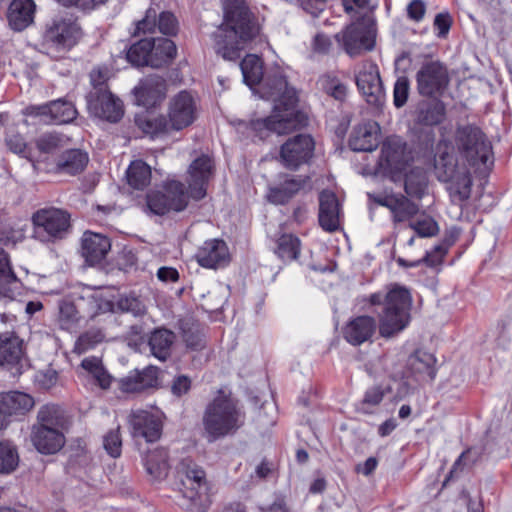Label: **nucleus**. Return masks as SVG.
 I'll list each match as a JSON object with an SVG mask.
<instances>
[{"label": "nucleus", "instance_id": "1", "mask_svg": "<svg viewBox=\"0 0 512 512\" xmlns=\"http://www.w3.org/2000/svg\"><path fill=\"white\" fill-rule=\"evenodd\" d=\"M243 81L251 89L260 85L261 98L276 102L273 113L263 119L252 122V128L261 132L267 130L278 135L287 134L303 124V115L296 111L297 96L294 89L289 88L285 78L275 75L267 77L263 84V63L255 54H248L240 63Z\"/></svg>", "mask_w": 512, "mask_h": 512}, {"label": "nucleus", "instance_id": "2", "mask_svg": "<svg viewBox=\"0 0 512 512\" xmlns=\"http://www.w3.org/2000/svg\"><path fill=\"white\" fill-rule=\"evenodd\" d=\"M224 19L210 35L217 55L236 61L241 51L259 32L244 0H222Z\"/></svg>", "mask_w": 512, "mask_h": 512}, {"label": "nucleus", "instance_id": "3", "mask_svg": "<svg viewBox=\"0 0 512 512\" xmlns=\"http://www.w3.org/2000/svg\"><path fill=\"white\" fill-rule=\"evenodd\" d=\"M369 302L372 305H383L379 313V333L383 337H391L401 332L410 321L412 297L407 288L398 284L388 287L386 293L371 294Z\"/></svg>", "mask_w": 512, "mask_h": 512}, {"label": "nucleus", "instance_id": "4", "mask_svg": "<svg viewBox=\"0 0 512 512\" xmlns=\"http://www.w3.org/2000/svg\"><path fill=\"white\" fill-rule=\"evenodd\" d=\"M449 149V145L444 141L437 145L435 173L440 181L447 183L446 189L452 204L459 206L462 210L471 196L472 177L468 167L464 164L460 165Z\"/></svg>", "mask_w": 512, "mask_h": 512}, {"label": "nucleus", "instance_id": "5", "mask_svg": "<svg viewBox=\"0 0 512 512\" xmlns=\"http://www.w3.org/2000/svg\"><path fill=\"white\" fill-rule=\"evenodd\" d=\"M244 413L237 401L219 395L210 402L203 415V426L209 441L234 434L244 424Z\"/></svg>", "mask_w": 512, "mask_h": 512}, {"label": "nucleus", "instance_id": "6", "mask_svg": "<svg viewBox=\"0 0 512 512\" xmlns=\"http://www.w3.org/2000/svg\"><path fill=\"white\" fill-rule=\"evenodd\" d=\"M183 497L191 502L192 512H205L210 504V490L206 473L190 458H183L177 466Z\"/></svg>", "mask_w": 512, "mask_h": 512}, {"label": "nucleus", "instance_id": "7", "mask_svg": "<svg viewBox=\"0 0 512 512\" xmlns=\"http://www.w3.org/2000/svg\"><path fill=\"white\" fill-rule=\"evenodd\" d=\"M455 143L460 157L471 167L492 164V146L485 134L476 126L459 127L455 135Z\"/></svg>", "mask_w": 512, "mask_h": 512}, {"label": "nucleus", "instance_id": "8", "mask_svg": "<svg viewBox=\"0 0 512 512\" xmlns=\"http://www.w3.org/2000/svg\"><path fill=\"white\" fill-rule=\"evenodd\" d=\"M70 219V214L63 209H39L32 215L33 236L44 243L64 239L71 229Z\"/></svg>", "mask_w": 512, "mask_h": 512}, {"label": "nucleus", "instance_id": "9", "mask_svg": "<svg viewBox=\"0 0 512 512\" xmlns=\"http://www.w3.org/2000/svg\"><path fill=\"white\" fill-rule=\"evenodd\" d=\"M62 410L54 404H46L40 407L37 419L40 426L34 427L32 442L35 448H63L65 437L62 433L52 428L60 423Z\"/></svg>", "mask_w": 512, "mask_h": 512}, {"label": "nucleus", "instance_id": "10", "mask_svg": "<svg viewBox=\"0 0 512 512\" xmlns=\"http://www.w3.org/2000/svg\"><path fill=\"white\" fill-rule=\"evenodd\" d=\"M188 193L183 183L177 180L167 181L163 190L151 191L146 196L147 208L156 215L170 211H183L188 205Z\"/></svg>", "mask_w": 512, "mask_h": 512}, {"label": "nucleus", "instance_id": "11", "mask_svg": "<svg viewBox=\"0 0 512 512\" xmlns=\"http://www.w3.org/2000/svg\"><path fill=\"white\" fill-rule=\"evenodd\" d=\"M335 39L351 57L372 50L374 47V31L370 17H361L353 22L345 30L337 33Z\"/></svg>", "mask_w": 512, "mask_h": 512}, {"label": "nucleus", "instance_id": "12", "mask_svg": "<svg viewBox=\"0 0 512 512\" xmlns=\"http://www.w3.org/2000/svg\"><path fill=\"white\" fill-rule=\"evenodd\" d=\"M417 89L423 96L442 95L449 84L446 67L440 61L425 62L416 74Z\"/></svg>", "mask_w": 512, "mask_h": 512}, {"label": "nucleus", "instance_id": "13", "mask_svg": "<svg viewBox=\"0 0 512 512\" xmlns=\"http://www.w3.org/2000/svg\"><path fill=\"white\" fill-rule=\"evenodd\" d=\"M87 108L93 116L109 122H117L123 116L121 100L116 98L107 86H100L88 93Z\"/></svg>", "mask_w": 512, "mask_h": 512}, {"label": "nucleus", "instance_id": "14", "mask_svg": "<svg viewBox=\"0 0 512 512\" xmlns=\"http://www.w3.org/2000/svg\"><path fill=\"white\" fill-rule=\"evenodd\" d=\"M314 151V141L310 135L299 134L289 138L280 148L279 161L289 170H297L307 163Z\"/></svg>", "mask_w": 512, "mask_h": 512}, {"label": "nucleus", "instance_id": "15", "mask_svg": "<svg viewBox=\"0 0 512 512\" xmlns=\"http://www.w3.org/2000/svg\"><path fill=\"white\" fill-rule=\"evenodd\" d=\"M24 114L45 124H64L76 118L77 110L71 102L58 99L42 105H30Z\"/></svg>", "mask_w": 512, "mask_h": 512}, {"label": "nucleus", "instance_id": "16", "mask_svg": "<svg viewBox=\"0 0 512 512\" xmlns=\"http://www.w3.org/2000/svg\"><path fill=\"white\" fill-rule=\"evenodd\" d=\"M81 35L80 26L71 19H54L43 34V44L64 50L74 46Z\"/></svg>", "mask_w": 512, "mask_h": 512}, {"label": "nucleus", "instance_id": "17", "mask_svg": "<svg viewBox=\"0 0 512 512\" xmlns=\"http://www.w3.org/2000/svg\"><path fill=\"white\" fill-rule=\"evenodd\" d=\"M356 85L369 105L380 107L384 103L385 93L377 65L364 62L356 75Z\"/></svg>", "mask_w": 512, "mask_h": 512}, {"label": "nucleus", "instance_id": "18", "mask_svg": "<svg viewBox=\"0 0 512 512\" xmlns=\"http://www.w3.org/2000/svg\"><path fill=\"white\" fill-rule=\"evenodd\" d=\"M214 163L208 155L197 157L188 169L189 198L196 201L203 199L207 194V187L213 176Z\"/></svg>", "mask_w": 512, "mask_h": 512}, {"label": "nucleus", "instance_id": "19", "mask_svg": "<svg viewBox=\"0 0 512 512\" xmlns=\"http://www.w3.org/2000/svg\"><path fill=\"white\" fill-rule=\"evenodd\" d=\"M197 116V104L194 96L186 91H180L169 102V124L174 130L190 126Z\"/></svg>", "mask_w": 512, "mask_h": 512}, {"label": "nucleus", "instance_id": "20", "mask_svg": "<svg viewBox=\"0 0 512 512\" xmlns=\"http://www.w3.org/2000/svg\"><path fill=\"white\" fill-rule=\"evenodd\" d=\"M0 365L19 376L24 367L23 341L14 332L0 333Z\"/></svg>", "mask_w": 512, "mask_h": 512}, {"label": "nucleus", "instance_id": "21", "mask_svg": "<svg viewBox=\"0 0 512 512\" xmlns=\"http://www.w3.org/2000/svg\"><path fill=\"white\" fill-rule=\"evenodd\" d=\"M411 160V152L407 149V144L403 139L393 136L384 141L379 162L381 168L390 172H399Z\"/></svg>", "mask_w": 512, "mask_h": 512}, {"label": "nucleus", "instance_id": "22", "mask_svg": "<svg viewBox=\"0 0 512 512\" xmlns=\"http://www.w3.org/2000/svg\"><path fill=\"white\" fill-rule=\"evenodd\" d=\"M34 405V398L27 393L20 391L0 393V430L8 425L11 417L25 415Z\"/></svg>", "mask_w": 512, "mask_h": 512}, {"label": "nucleus", "instance_id": "23", "mask_svg": "<svg viewBox=\"0 0 512 512\" xmlns=\"http://www.w3.org/2000/svg\"><path fill=\"white\" fill-rule=\"evenodd\" d=\"M134 94L138 105L155 107L165 98L166 81L157 74L148 75L134 88Z\"/></svg>", "mask_w": 512, "mask_h": 512}, {"label": "nucleus", "instance_id": "24", "mask_svg": "<svg viewBox=\"0 0 512 512\" xmlns=\"http://www.w3.org/2000/svg\"><path fill=\"white\" fill-rule=\"evenodd\" d=\"M129 423L132 428V435L136 439L143 438L146 443H153L160 438L161 424L147 411H132L129 416Z\"/></svg>", "mask_w": 512, "mask_h": 512}, {"label": "nucleus", "instance_id": "25", "mask_svg": "<svg viewBox=\"0 0 512 512\" xmlns=\"http://www.w3.org/2000/svg\"><path fill=\"white\" fill-rule=\"evenodd\" d=\"M198 263L205 268H219L229 262V251L223 240L212 239L204 242L196 254Z\"/></svg>", "mask_w": 512, "mask_h": 512}, {"label": "nucleus", "instance_id": "26", "mask_svg": "<svg viewBox=\"0 0 512 512\" xmlns=\"http://www.w3.org/2000/svg\"><path fill=\"white\" fill-rule=\"evenodd\" d=\"M380 127L374 121L356 126L351 132L349 146L354 151L370 152L379 144Z\"/></svg>", "mask_w": 512, "mask_h": 512}, {"label": "nucleus", "instance_id": "27", "mask_svg": "<svg viewBox=\"0 0 512 512\" xmlns=\"http://www.w3.org/2000/svg\"><path fill=\"white\" fill-rule=\"evenodd\" d=\"M156 27L165 35H175L178 30V22L171 12H161L157 15V11L150 8L146 11L145 17L137 23V33L154 32Z\"/></svg>", "mask_w": 512, "mask_h": 512}, {"label": "nucleus", "instance_id": "28", "mask_svg": "<svg viewBox=\"0 0 512 512\" xmlns=\"http://www.w3.org/2000/svg\"><path fill=\"white\" fill-rule=\"evenodd\" d=\"M158 368L148 366L142 371L135 370L120 380V388L125 393H139L149 388H156L158 382Z\"/></svg>", "mask_w": 512, "mask_h": 512}, {"label": "nucleus", "instance_id": "29", "mask_svg": "<svg viewBox=\"0 0 512 512\" xmlns=\"http://www.w3.org/2000/svg\"><path fill=\"white\" fill-rule=\"evenodd\" d=\"M375 201L391 211L395 223L408 221L419 212V206L404 195H385Z\"/></svg>", "mask_w": 512, "mask_h": 512}, {"label": "nucleus", "instance_id": "30", "mask_svg": "<svg viewBox=\"0 0 512 512\" xmlns=\"http://www.w3.org/2000/svg\"><path fill=\"white\" fill-rule=\"evenodd\" d=\"M436 358L433 354L417 350L408 357L407 372L417 381H432L436 376Z\"/></svg>", "mask_w": 512, "mask_h": 512}, {"label": "nucleus", "instance_id": "31", "mask_svg": "<svg viewBox=\"0 0 512 512\" xmlns=\"http://www.w3.org/2000/svg\"><path fill=\"white\" fill-rule=\"evenodd\" d=\"M111 249L108 237L92 232H85L82 238V255L90 265L101 262Z\"/></svg>", "mask_w": 512, "mask_h": 512}, {"label": "nucleus", "instance_id": "32", "mask_svg": "<svg viewBox=\"0 0 512 512\" xmlns=\"http://www.w3.org/2000/svg\"><path fill=\"white\" fill-rule=\"evenodd\" d=\"M308 181V177L284 175L279 185L269 189L268 200L277 205L285 204L304 189Z\"/></svg>", "mask_w": 512, "mask_h": 512}, {"label": "nucleus", "instance_id": "33", "mask_svg": "<svg viewBox=\"0 0 512 512\" xmlns=\"http://www.w3.org/2000/svg\"><path fill=\"white\" fill-rule=\"evenodd\" d=\"M319 223L328 232H334L339 227V203L331 191L324 190L319 195Z\"/></svg>", "mask_w": 512, "mask_h": 512}, {"label": "nucleus", "instance_id": "34", "mask_svg": "<svg viewBox=\"0 0 512 512\" xmlns=\"http://www.w3.org/2000/svg\"><path fill=\"white\" fill-rule=\"evenodd\" d=\"M35 10L33 0H13L7 13L9 26L15 31H23L33 23Z\"/></svg>", "mask_w": 512, "mask_h": 512}, {"label": "nucleus", "instance_id": "35", "mask_svg": "<svg viewBox=\"0 0 512 512\" xmlns=\"http://www.w3.org/2000/svg\"><path fill=\"white\" fill-rule=\"evenodd\" d=\"M375 329L376 322L373 317L358 316L346 325L344 337L349 343L360 345L371 338Z\"/></svg>", "mask_w": 512, "mask_h": 512}, {"label": "nucleus", "instance_id": "36", "mask_svg": "<svg viewBox=\"0 0 512 512\" xmlns=\"http://www.w3.org/2000/svg\"><path fill=\"white\" fill-rule=\"evenodd\" d=\"M149 66L159 68L170 63L176 56V45L168 38L150 39Z\"/></svg>", "mask_w": 512, "mask_h": 512}, {"label": "nucleus", "instance_id": "37", "mask_svg": "<svg viewBox=\"0 0 512 512\" xmlns=\"http://www.w3.org/2000/svg\"><path fill=\"white\" fill-rule=\"evenodd\" d=\"M142 460L148 475L155 481L165 479L169 472V462L166 450H145Z\"/></svg>", "mask_w": 512, "mask_h": 512}, {"label": "nucleus", "instance_id": "38", "mask_svg": "<svg viewBox=\"0 0 512 512\" xmlns=\"http://www.w3.org/2000/svg\"><path fill=\"white\" fill-rule=\"evenodd\" d=\"M175 334L166 328L154 329L148 338L151 354L160 361L167 360L171 355Z\"/></svg>", "mask_w": 512, "mask_h": 512}, {"label": "nucleus", "instance_id": "39", "mask_svg": "<svg viewBox=\"0 0 512 512\" xmlns=\"http://www.w3.org/2000/svg\"><path fill=\"white\" fill-rule=\"evenodd\" d=\"M88 160L87 153L80 149L67 150L59 157L56 171L68 175L81 173L85 169Z\"/></svg>", "mask_w": 512, "mask_h": 512}, {"label": "nucleus", "instance_id": "40", "mask_svg": "<svg viewBox=\"0 0 512 512\" xmlns=\"http://www.w3.org/2000/svg\"><path fill=\"white\" fill-rule=\"evenodd\" d=\"M390 392L391 386L389 384H380L368 388L363 399L356 406L357 411L364 414L373 413L375 408L382 402L384 396Z\"/></svg>", "mask_w": 512, "mask_h": 512}, {"label": "nucleus", "instance_id": "41", "mask_svg": "<svg viewBox=\"0 0 512 512\" xmlns=\"http://www.w3.org/2000/svg\"><path fill=\"white\" fill-rule=\"evenodd\" d=\"M127 181L135 189H143L151 181V168L142 160L133 161L126 172Z\"/></svg>", "mask_w": 512, "mask_h": 512}, {"label": "nucleus", "instance_id": "42", "mask_svg": "<svg viewBox=\"0 0 512 512\" xmlns=\"http://www.w3.org/2000/svg\"><path fill=\"white\" fill-rule=\"evenodd\" d=\"M115 305L118 311L129 313L134 317H143L147 314L145 299L135 293L120 295Z\"/></svg>", "mask_w": 512, "mask_h": 512}, {"label": "nucleus", "instance_id": "43", "mask_svg": "<svg viewBox=\"0 0 512 512\" xmlns=\"http://www.w3.org/2000/svg\"><path fill=\"white\" fill-rule=\"evenodd\" d=\"M276 255L283 261L296 260L300 254V240L292 234H282L276 241Z\"/></svg>", "mask_w": 512, "mask_h": 512}, {"label": "nucleus", "instance_id": "44", "mask_svg": "<svg viewBox=\"0 0 512 512\" xmlns=\"http://www.w3.org/2000/svg\"><path fill=\"white\" fill-rule=\"evenodd\" d=\"M17 286V278L12 271L7 253L0 248V294L11 297Z\"/></svg>", "mask_w": 512, "mask_h": 512}, {"label": "nucleus", "instance_id": "45", "mask_svg": "<svg viewBox=\"0 0 512 512\" xmlns=\"http://www.w3.org/2000/svg\"><path fill=\"white\" fill-rule=\"evenodd\" d=\"M445 106L442 102L436 101L421 106L417 120L423 125H437L444 120Z\"/></svg>", "mask_w": 512, "mask_h": 512}, {"label": "nucleus", "instance_id": "46", "mask_svg": "<svg viewBox=\"0 0 512 512\" xmlns=\"http://www.w3.org/2000/svg\"><path fill=\"white\" fill-rule=\"evenodd\" d=\"M150 39H141L130 46L126 58L134 66H149Z\"/></svg>", "mask_w": 512, "mask_h": 512}, {"label": "nucleus", "instance_id": "47", "mask_svg": "<svg viewBox=\"0 0 512 512\" xmlns=\"http://www.w3.org/2000/svg\"><path fill=\"white\" fill-rule=\"evenodd\" d=\"M427 187V179L420 169L412 170L405 178V192L407 195L421 198Z\"/></svg>", "mask_w": 512, "mask_h": 512}, {"label": "nucleus", "instance_id": "48", "mask_svg": "<svg viewBox=\"0 0 512 512\" xmlns=\"http://www.w3.org/2000/svg\"><path fill=\"white\" fill-rule=\"evenodd\" d=\"M322 89L338 101H343L347 95V87L337 77L324 75L319 80Z\"/></svg>", "mask_w": 512, "mask_h": 512}, {"label": "nucleus", "instance_id": "49", "mask_svg": "<svg viewBox=\"0 0 512 512\" xmlns=\"http://www.w3.org/2000/svg\"><path fill=\"white\" fill-rule=\"evenodd\" d=\"M445 254V249L442 246H435L434 249L430 252H427L426 255L417 261L409 262L403 258H398L397 263L401 267L409 268L416 267L420 265V263H425L429 267H435L442 262L443 256Z\"/></svg>", "mask_w": 512, "mask_h": 512}, {"label": "nucleus", "instance_id": "50", "mask_svg": "<svg viewBox=\"0 0 512 512\" xmlns=\"http://www.w3.org/2000/svg\"><path fill=\"white\" fill-rule=\"evenodd\" d=\"M79 320L78 311L72 302H61L59 305L58 322L62 329L70 330Z\"/></svg>", "mask_w": 512, "mask_h": 512}, {"label": "nucleus", "instance_id": "51", "mask_svg": "<svg viewBox=\"0 0 512 512\" xmlns=\"http://www.w3.org/2000/svg\"><path fill=\"white\" fill-rule=\"evenodd\" d=\"M137 124L145 134L151 137L167 130L168 123L163 117H150L145 116L137 119Z\"/></svg>", "mask_w": 512, "mask_h": 512}, {"label": "nucleus", "instance_id": "52", "mask_svg": "<svg viewBox=\"0 0 512 512\" xmlns=\"http://www.w3.org/2000/svg\"><path fill=\"white\" fill-rule=\"evenodd\" d=\"M104 335L99 330H89L77 339L74 352L77 354H83L89 349L95 347L98 343L102 342Z\"/></svg>", "mask_w": 512, "mask_h": 512}, {"label": "nucleus", "instance_id": "53", "mask_svg": "<svg viewBox=\"0 0 512 512\" xmlns=\"http://www.w3.org/2000/svg\"><path fill=\"white\" fill-rule=\"evenodd\" d=\"M65 145V139L57 133H47L36 140V146L42 153H54Z\"/></svg>", "mask_w": 512, "mask_h": 512}, {"label": "nucleus", "instance_id": "54", "mask_svg": "<svg viewBox=\"0 0 512 512\" xmlns=\"http://www.w3.org/2000/svg\"><path fill=\"white\" fill-rule=\"evenodd\" d=\"M420 237H432L438 232V224L431 217H424L409 224Z\"/></svg>", "mask_w": 512, "mask_h": 512}, {"label": "nucleus", "instance_id": "55", "mask_svg": "<svg viewBox=\"0 0 512 512\" xmlns=\"http://www.w3.org/2000/svg\"><path fill=\"white\" fill-rule=\"evenodd\" d=\"M409 80L407 77H400L394 85L393 98L396 107H402L408 99Z\"/></svg>", "mask_w": 512, "mask_h": 512}, {"label": "nucleus", "instance_id": "56", "mask_svg": "<svg viewBox=\"0 0 512 512\" xmlns=\"http://www.w3.org/2000/svg\"><path fill=\"white\" fill-rule=\"evenodd\" d=\"M19 463L17 450H0V473H10Z\"/></svg>", "mask_w": 512, "mask_h": 512}, {"label": "nucleus", "instance_id": "57", "mask_svg": "<svg viewBox=\"0 0 512 512\" xmlns=\"http://www.w3.org/2000/svg\"><path fill=\"white\" fill-rule=\"evenodd\" d=\"M478 458V450H463L462 454L455 461L449 473V478L457 475L467 465L473 464Z\"/></svg>", "mask_w": 512, "mask_h": 512}, {"label": "nucleus", "instance_id": "58", "mask_svg": "<svg viewBox=\"0 0 512 512\" xmlns=\"http://www.w3.org/2000/svg\"><path fill=\"white\" fill-rule=\"evenodd\" d=\"M183 341L188 348L195 351L201 350L205 345L203 335L193 328L183 329Z\"/></svg>", "mask_w": 512, "mask_h": 512}, {"label": "nucleus", "instance_id": "59", "mask_svg": "<svg viewBox=\"0 0 512 512\" xmlns=\"http://www.w3.org/2000/svg\"><path fill=\"white\" fill-rule=\"evenodd\" d=\"M35 381L41 388L50 389L58 382V372L53 368H46L37 372Z\"/></svg>", "mask_w": 512, "mask_h": 512}, {"label": "nucleus", "instance_id": "60", "mask_svg": "<svg viewBox=\"0 0 512 512\" xmlns=\"http://www.w3.org/2000/svg\"><path fill=\"white\" fill-rule=\"evenodd\" d=\"M278 463L274 460L263 458L255 467V475L260 479H269L276 475Z\"/></svg>", "mask_w": 512, "mask_h": 512}, {"label": "nucleus", "instance_id": "61", "mask_svg": "<svg viewBox=\"0 0 512 512\" xmlns=\"http://www.w3.org/2000/svg\"><path fill=\"white\" fill-rule=\"evenodd\" d=\"M433 25L438 30L437 36L445 38L452 25L451 16L448 13H439L435 16Z\"/></svg>", "mask_w": 512, "mask_h": 512}, {"label": "nucleus", "instance_id": "62", "mask_svg": "<svg viewBox=\"0 0 512 512\" xmlns=\"http://www.w3.org/2000/svg\"><path fill=\"white\" fill-rule=\"evenodd\" d=\"M6 145L9 150L15 154H23L26 149V142L19 134H8L6 137Z\"/></svg>", "mask_w": 512, "mask_h": 512}, {"label": "nucleus", "instance_id": "63", "mask_svg": "<svg viewBox=\"0 0 512 512\" xmlns=\"http://www.w3.org/2000/svg\"><path fill=\"white\" fill-rule=\"evenodd\" d=\"M191 388V380L185 376L180 375L173 380L171 391L175 396H182L186 394Z\"/></svg>", "mask_w": 512, "mask_h": 512}, {"label": "nucleus", "instance_id": "64", "mask_svg": "<svg viewBox=\"0 0 512 512\" xmlns=\"http://www.w3.org/2000/svg\"><path fill=\"white\" fill-rule=\"evenodd\" d=\"M332 47V42L330 38L322 33H318L315 35L312 48L313 51L319 54H327Z\"/></svg>", "mask_w": 512, "mask_h": 512}]
</instances>
